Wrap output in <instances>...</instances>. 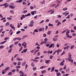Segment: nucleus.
I'll list each match as a JSON object with an SVG mask.
<instances>
[{
    "instance_id": "nucleus-11",
    "label": "nucleus",
    "mask_w": 76,
    "mask_h": 76,
    "mask_svg": "<svg viewBox=\"0 0 76 76\" xmlns=\"http://www.w3.org/2000/svg\"><path fill=\"white\" fill-rule=\"evenodd\" d=\"M46 67V66H41L40 67V69H45Z\"/></svg>"
},
{
    "instance_id": "nucleus-26",
    "label": "nucleus",
    "mask_w": 76,
    "mask_h": 76,
    "mask_svg": "<svg viewBox=\"0 0 76 76\" xmlns=\"http://www.w3.org/2000/svg\"><path fill=\"white\" fill-rule=\"evenodd\" d=\"M68 61H71V63H72L73 62V60L72 59H70L69 60H68Z\"/></svg>"
},
{
    "instance_id": "nucleus-15",
    "label": "nucleus",
    "mask_w": 76,
    "mask_h": 76,
    "mask_svg": "<svg viewBox=\"0 0 76 76\" xmlns=\"http://www.w3.org/2000/svg\"><path fill=\"white\" fill-rule=\"evenodd\" d=\"M12 49L11 48L8 51V53H10L11 52H12Z\"/></svg>"
},
{
    "instance_id": "nucleus-57",
    "label": "nucleus",
    "mask_w": 76,
    "mask_h": 76,
    "mask_svg": "<svg viewBox=\"0 0 76 76\" xmlns=\"http://www.w3.org/2000/svg\"><path fill=\"white\" fill-rule=\"evenodd\" d=\"M54 71L56 72V73L58 72V69H55Z\"/></svg>"
},
{
    "instance_id": "nucleus-25",
    "label": "nucleus",
    "mask_w": 76,
    "mask_h": 76,
    "mask_svg": "<svg viewBox=\"0 0 76 76\" xmlns=\"http://www.w3.org/2000/svg\"><path fill=\"white\" fill-rule=\"evenodd\" d=\"M10 25V23H9V22H7L6 24H5V26H9Z\"/></svg>"
},
{
    "instance_id": "nucleus-19",
    "label": "nucleus",
    "mask_w": 76,
    "mask_h": 76,
    "mask_svg": "<svg viewBox=\"0 0 76 76\" xmlns=\"http://www.w3.org/2000/svg\"><path fill=\"white\" fill-rule=\"evenodd\" d=\"M30 27H32L34 26V25L33 24H30L29 25H28Z\"/></svg>"
},
{
    "instance_id": "nucleus-12",
    "label": "nucleus",
    "mask_w": 76,
    "mask_h": 76,
    "mask_svg": "<svg viewBox=\"0 0 76 76\" xmlns=\"http://www.w3.org/2000/svg\"><path fill=\"white\" fill-rule=\"evenodd\" d=\"M26 61H24V62L22 64V66H24L26 64Z\"/></svg>"
},
{
    "instance_id": "nucleus-28",
    "label": "nucleus",
    "mask_w": 76,
    "mask_h": 76,
    "mask_svg": "<svg viewBox=\"0 0 76 76\" xmlns=\"http://www.w3.org/2000/svg\"><path fill=\"white\" fill-rule=\"evenodd\" d=\"M68 30V29H66V30H64V31H63L62 32H61L62 34H64V33L65 32H66V31H67Z\"/></svg>"
},
{
    "instance_id": "nucleus-37",
    "label": "nucleus",
    "mask_w": 76,
    "mask_h": 76,
    "mask_svg": "<svg viewBox=\"0 0 76 76\" xmlns=\"http://www.w3.org/2000/svg\"><path fill=\"white\" fill-rule=\"evenodd\" d=\"M52 53H53V51H52V50H51L50 51L49 50L48 52V54H50H50H52Z\"/></svg>"
},
{
    "instance_id": "nucleus-2",
    "label": "nucleus",
    "mask_w": 76,
    "mask_h": 76,
    "mask_svg": "<svg viewBox=\"0 0 76 76\" xmlns=\"http://www.w3.org/2000/svg\"><path fill=\"white\" fill-rule=\"evenodd\" d=\"M5 6V8H7V7H8V6H9V4H7V3H4V4H3V6Z\"/></svg>"
},
{
    "instance_id": "nucleus-13",
    "label": "nucleus",
    "mask_w": 76,
    "mask_h": 76,
    "mask_svg": "<svg viewBox=\"0 0 76 76\" xmlns=\"http://www.w3.org/2000/svg\"><path fill=\"white\" fill-rule=\"evenodd\" d=\"M7 42V41H4V42H3L0 43V44L1 45H3V44H4L5 43V42Z\"/></svg>"
},
{
    "instance_id": "nucleus-33",
    "label": "nucleus",
    "mask_w": 76,
    "mask_h": 76,
    "mask_svg": "<svg viewBox=\"0 0 76 76\" xmlns=\"http://www.w3.org/2000/svg\"><path fill=\"white\" fill-rule=\"evenodd\" d=\"M64 65V63H63V62H61L60 63V66H63Z\"/></svg>"
},
{
    "instance_id": "nucleus-46",
    "label": "nucleus",
    "mask_w": 76,
    "mask_h": 76,
    "mask_svg": "<svg viewBox=\"0 0 76 76\" xmlns=\"http://www.w3.org/2000/svg\"><path fill=\"white\" fill-rule=\"evenodd\" d=\"M30 9L32 10L34 9V7L32 6H31L30 7Z\"/></svg>"
},
{
    "instance_id": "nucleus-35",
    "label": "nucleus",
    "mask_w": 76,
    "mask_h": 76,
    "mask_svg": "<svg viewBox=\"0 0 76 76\" xmlns=\"http://www.w3.org/2000/svg\"><path fill=\"white\" fill-rule=\"evenodd\" d=\"M37 69V67H34L33 68V69L34 71H35Z\"/></svg>"
},
{
    "instance_id": "nucleus-51",
    "label": "nucleus",
    "mask_w": 76,
    "mask_h": 76,
    "mask_svg": "<svg viewBox=\"0 0 76 76\" xmlns=\"http://www.w3.org/2000/svg\"><path fill=\"white\" fill-rule=\"evenodd\" d=\"M28 64H26L25 66V69H26L28 68Z\"/></svg>"
},
{
    "instance_id": "nucleus-62",
    "label": "nucleus",
    "mask_w": 76,
    "mask_h": 76,
    "mask_svg": "<svg viewBox=\"0 0 76 76\" xmlns=\"http://www.w3.org/2000/svg\"><path fill=\"white\" fill-rule=\"evenodd\" d=\"M60 21H58V20H55V22L56 23H58Z\"/></svg>"
},
{
    "instance_id": "nucleus-40",
    "label": "nucleus",
    "mask_w": 76,
    "mask_h": 76,
    "mask_svg": "<svg viewBox=\"0 0 76 76\" xmlns=\"http://www.w3.org/2000/svg\"><path fill=\"white\" fill-rule=\"evenodd\" d=\"M34 32H38V30L37 29H35L34 31Z\"/></svg>"
},
{
    "instance_id": "nucleus-53",
    "label": "nucleus",
    "mask_w": 76,
    "mask_h": 76,
    "mask_svg": "<svg viewBox=\"0 0 76 76\" xmlns=\"http://www.w3.org/2000/svg\"><path fill=\"white\" fill-rule=\"evenodd\" d=\"M7 19H8V20H12V18H10L9 17H7Z\"/></svg>"
},
{
    "instance_id": "nucleus-52",
    "label": "nucleus",
    "mask_w": 76,
    "mask_h": 76,
    "mask_svg": "<svg viewBox=\"0 0 76 76\" xmlns=\"http://www.w3.org/2000/svg\"><path fill=\"white\" fill-rule=\"evenodd\" d=\"M53 57V56H50V59H52Z\"/></svg>"
},
{
    "instance_id": "nucleus-63",
    "label": "nucleus",
    "mask_w": 76,
    "mask_h": 76,
    "mask_svg": "<svg viewBox=\"0 0 76 76\" xmlns=\"http://www.w3.org/2000/svg\"><path fill=\"white\" fill-rule=\"evenodd\" d=\"M45 22H49V19H48L45 21Z\"/></svg>"
},
{
    "instance_id": "nucleus-43",
    "label": "nucleus",
    "mask_w": 76,
    "mask_h": 76,
    "mask_svg": "<svg viewBox=\"0 0 76 76\" xmlns=\"http://www.w3.org/2000/svg\"><path fill=\"white\" fill-rule=\"evenodd\" d=\"M30 23L31 24H33V23H34V21H33V20L31 21H30Z\"/></svg>"
},
{
    "instance_id": "nucleus-60",
    "label": "nucleus",
    "mask_w": 76,
    "mask_h": 76,
    "mask_svg": "<svg viewBox=\"0 0 76 76\" xmlns=\"http://www.w3.org/2000/svg\"><path fill=\"white\" fill-rule=\"evenodd\" d=\"M44 22V20H42L40 23H43Z\"/></svg>"
},
{
    "instance_id": "nucleus-6",
    "label": "nucleus",
    "mask_w": 76,
    "mask_h": 76,
    "mask_svg": "<svg viewBox=\"0 0 76 76\" xmlns=\"http://www.w3.org/2000/svg\"><path fill=\"white\" fill-rule=\"evenodd\" d=\"M45 3V1L44 0H43V1L40 2V4H44Z\"/></svg>"
},
{
    "instance_id": "nucleus-47",
    "label": "nucleus",
    "mask_w": 76,
    "mask_h": 76,
    "mask_svg": "<svg viewBox=\"0 0 76 76\" xmlns=\"http://www.w3.org/2000/svg\"><path fill=\"white\" fill-rule=\"evenodd\" d=\"M15 68H18V69H20V66H18L15 67Z\"/></svg>"
},
{
    "instance_id": "nucleus-24",
    "label": "nucleus",
    "mask_w": 76,
    "mask_h": 76,
    "mask_svg": "<svg viewBox=\"0 0 76 76\" xmlns=\"http://www.w3.org/2000/svg\"><path fill=\"white\" fill-rule=\"evenodd\" d=\"M74 47H75V45H73L71 46V47H70V49L71 50L73 49V48H74Z\"/></svg>"
},
{
    "instance_id": "nucleus-8",
    "label": "nucleus",
    "mask_w": 76,
    "mask_h": 76,
    "mask_svg": "<svg viewBox=\"0 0 76 76\" xmlns=\"http://www.w3.org/2000/svg\"><path fill=\"white\" fill-rule=\"evenodd\" d=\"M19 74H20V75H24V73H23V72L22 71V70H20L19 72Z\"/></svg>"
},
{
    "instance_id": "nucleus-41",
    "label": "nucleus",
    "mask_w": 76,
    "mask_h": 76,
    "mask_svg": "<svg viewBox=\"0 0 76 76\" xmlns=\"http://www.w3.org/2000/svg\"><path fill=\"white\" fill-rule=\"evenodd\" d=\"M17 39L18 40H19V41H20V40L22 39V38H20L19 37H18L17 38Z\"/></svg>"
},
{
    "instance_id": "nucleus-64",
    "label": "nucleus",
    "mask_w": 76,
    "mask_h": 76,
    "mask_svg": "<svg viewBox=\"0 0 76 76\" xmlns=\"http://www.w3.org/2000/svg\"><path fill=\"white\" fill-rule=\"evenodd\" d=\"M53 41H57V39H55L54 38H53Z\"/></svg>"
},
{
    "instance_id": "nucleus-18",
    "label": "nucleus",
    "mask_w": 76,
    "mask_h": 76,
    "mask_svg": "<svg viewBox=\"0 0 76 76\" xmlns=\"http://www.w3.org/2000/svg\"><path fill=\"white\" fill-rule=\"evenodd\" d=\"M54 67H53L52 68L51 70V72H54Z\"/></svg>"
},
{
    "instance_id": "nucleus-38",
    "label": "nucleus",
    "mask_w": 76,
    "mask_h": 76,
    "mask_svg": "<svg viewBox=\"0 0 76 76\" xmlns=\"http://www.w3.org/2000/svg\"><path fill=\"white\" fill-rule=\"evenodd\" d=\"M5 72H6V71L5 70H3L2 71V73L3 74H4V73H5Z\"/></svg>"
},
{
    "instance_id": "nucleus-34",
    "label": "nucleus",
    "mask_w": 76,
    "mask_h": 76,
    "mask_svg": "<svg viewBox=\"0 0 76 76\" xmlns=\"http://www.w3.org/2000/svg\"><path fill=\"white\" fill-rule=\"evenodd\" d=\"M4 48V46L2 45L0 46V48L1 49H3Z\"/></svg>"
},
{
    "instance_id": "nucleus-50",
    "label": "nucleus",
    "mask_w": 76,
    "mask_h": 76,
    "mask_svg": "<svg viewBox=\"0 0 76 76\" xmlns=\"http://www.w3.org/2000/svg\"><path fill=\"white\" fill-rule=\"evenodd\" d=\"M10 12L11 13H14V11L13 10H10Z\"/></svg>"
},
{
    "instance_id": "nucleus-17",
    "label": "nucleus",
    "mask_w": 76,
    "mask_h": 76,
    "mask_svg": "<svg viewBox=\"0 0 76 76\" xmlns=\"http://www.w3.org/2000/svg\"><path fill=\"white\" fill-rule=\"evenodd\" d=\"M47 34H48V35H50V34H51V31H49L47 32Z\"/></svg>"
},
{
    "instance_id": "nucleus-10",
    "label": "nucleus",
    "mask_w": 76,
    "mask_h": 76,
    "mask_svg": "<svg viewBox=\"0 0 76 76\" xmlns=\"http://www.w3.org/2000/svg\"><path fill=\"white\" fill-rule=\"evenodd\" d=\"M50 61V60H47L45 61V62L46 64H48Z\"/></svg>"
},
{
    "instance_id": "nucleus-23",
    "label": "nucleus",
    "mask_w": 76,
    "mask_h": 76,
    "mask_svg": "<svg viewBox=\"0 0 76 76\" xmlns=\"http://www.w3.org/2000/svg\"><path fill=\"white\" fill-rule=\"evenodd\" d=\"M22 49H23V47L22 46H21V48L19 50V51L20 52L22 50Z\"/></svg>"
},
{
    "instance_id": "nucleus-55",
    "label": "nucleus",
    "mask_w": 76,
    "mask_h": 76,
    "mask_svg": "<svg viewBox=\"0 0 76 76\" xmlns=\"http://www.w3.org/2000/svg\"><path fill=\"white\" fill-rule=\"evenodd\" d=\"M70 18V15H68L67 17L66 18V19H69Z\"/></svg>"
},
{
    "instance_id": "nucleus-58",
    "label": "nucleus",
    "mask_w": 76,
    "mask_h": 76,
    "mask_svg": "<svg viewBox=\"0 0 76 76\" xmlns=\"http://www.w3.org/2000/svg\"><path fill=\"white\" fill-rule=\"evenodd\" d=\"M23 5H25L26 4V3L25 2H23Z\"/></svg>"
},
{
    "instance_id": "nucleus-27",
    "label": "nucleus",
    "mask_w": 76,
    "mask_h": 76,
    "mask_svg": "<svg viewBox=\"0 0 76 76\" xmlns=\"http://www.w3.org/2000/svg\"><path fill=\"white\" fill-rule=\"evenodd\" d=\"M31 67H34V66H35V65H34V63H33V62L31 63Z\"/></svg>"
},
{
    "instance_id": "nucleus-48",
    "label": "nucleus",
    "mask_w": 76,
    "mask_h": 76,
    "mask_svg": "<svg viewBox=\"0 0 76 76\" xmlns=\"http://www.w3.org/2000/svg\"><path fill=\"white\" fill-rule=\"evenodd\" d=\"M45 41H46L47 42V40H48V39L47 38H45V39H44Z\"/></svg>"
},
{
    "instance_id": "nucleus-5",
    "label": "nucleus",
    "mask_w": 76,
    "mask_h": 76,
    "mask_svg": "<svg viewBox=\"0 0 76 76\" xmlns=\"http://www.w3.org/2000/svg\"><path fill=\"white\" fill-rule=\"evenodd\" d=\"M16 59L18 61H22L23 60V59L22 58H20L19 57H17Z\"/></svg>"
},
{
    "instance_id": "nucleus-7",
    "label": "nucleus",
    "mask_w": 76,
    "mask_h": 76,
    "mask_svg": "<svg viewBox=\"0 0 76 76\" xmlns=\"http://www.w3.org/2000/svg\"><path fill=\"white\" fill-rule=\"evenodd\" d=\"M9 69H10L9 66H7L4 70H5V72H6V71H7Z\"/></svg>"
},
{
    "instance_id": "nucleus-21",
    "label": "nucleus",
    "mask_w": 76,
    "mask_h": 76,
    "mask_svg": "<svg viewBox=\"0 0 76 76\" xmlns=\"http://www.w3.org/2000/svg\"><path fill=\"white\" fill-rule=\"evenodd\" d=\"M67 30V31L66 32V34H69L70 33V30L68 29Z\"/></svg>"
},
{
    "instance_id": "nucleus-32",
    "label": "nucleus",
    "mask_w": 76,
    "mask_h": 76,
    "mask_svg": "<svg viewBox=\"0 0 76 76\" xmlns=\"http://www.w3.org/2000/svg\"><path fill=\"white\" fill-rule=\"evenodd\" d=\"M60 75H61L60 73L58 72V73H57V75H56L57 76H60Z\"/></svg>"
},
{
    "instance_id": "nucleus-4",
    "label": "nucleus",
    "mask_w": 76,
    "mask_h": 76,
    "mask_svg": "<svg viewBox=\"0 0 76 76\" xmlns=\"http://www.w3.org/2000/svg\"><path fill=\"white\" fill-rule=\"evenodd\" d=\"M70 46H66L64 48V50H68L69 48H70Z\"/></svg>"
},
{
    "instance_id": "nucleus-30",
    "label": "nucleus",
    "mask_w": 76,
    "mask_h": 76,
    "mask_svg": "<svg viewBox=\"0 0 76 76\" xmlns=\"http://www.w3.org/2000/svg\"><path fill=\"white\" fill-rule=\"evenodd\" d=\"M69 75V74H66L63 75V76H68Z\"/></svg>"
},
{
    "instance_id": "nucleus-44",
    "label": "nucleus",
    "mask_w": 76,
    "mask_h": 76,
    "mask_svg": "<svg viewBox=\"0 0 76 76\" xmlns=\"http://www.w3.org/2000/svg\"><path fill=\"white\" fill-rule=\"evenodd\" d=\"M31 50L30 51V52L32 53H33L34 52V50Z\"/></svg>"
},
{
    "instance_id": "nucleus-16",
    "label": "nucleus",
    "mask_w": 76,
    "mask_h": 76,
    "mask_svg": "<svg viewBox=\"0 0 76 76\" xmlns=\"http://www.w3.org/2000/svg\"><path fill=\"white\" fill-rule=\"evenodd\" d=\"M13 46H14V45L13 44H12L10 46H9V48H12V47H13Z\"/></svg>"
},
{
    "instance_id": "nucleus-9",
    "label": "nucleus",
    "mask_w": 76,
    "mask_h": 76,
    "mask_svg": "<svg viewBox=\"0 0 76 76\" xmlns=\"http://www.w3.org/2000/svg\"><path fill=\"white\" fill-rule=\"evenodd\" d=\"M12 9H15V6H14V7L10 5L9 6Z\"/></svg>"
},
{
    "instance_id": "nucleus-22",
    "label": "nucleus",
    "mask_w": 76,
    "mask_h": 76,
    "mask_svg": "<svg viewBox=\"0 0 76 76\" xmlns=\"http://www.w3.org/2000/svg\"><path fill=\"white\" fill-rule=\"evenodd\" d=\"M28 12V11L26 10H24L23 11V13H26Z\"/></svg>"
},
{
    "instance_id": "nucleus-14",
    "label": "nucleus",
    "mask_w": 76,
    "mask_h": 76,
    "mask_svg": "<svg viewBox=\"0 0 76 76\" xmlns=\"http://www.w3.org/2000/svg\"><path fill=\"white\" fill-rule=\"evenodd\" d=\"M45 73H46V71L45 70H43L41 72L42 74H44Z\"/></svg>"
},
{
    "instance_id": "nucleus-54",
    "label": "nucleus",
    "mask_w": 76,
    "mask_h": 76,
    "mask_svg": "<svg viewBox=\"0 0 76 76\" xmlns=\"http://www.w3.org/2000/svg\"><path fill=\"white\" fill-rule=\"evenodd\" d=\"M14 65L16 66V64H17V62H14L13 63Z\"/></svg>"
},
{
    "instance_id": "nucleus-45",
    "label": "nucleus",
    "mask_w": 76,
    "mask_h": 76,
    "mask_svg": "<svg viewBox=\"0 0 76 76\" xmlns=\"http://www.w3.org/2000/svg\"><path fill=\"white\" fill-rule=\"evenodd\" d=\"M11 28H12V29H14V31L15 30V28L14 26H12L11 27Z\"/></svg>"
},
{
    "instance_id": "nucleus-61",
    "label": "nucleus",
    "mask_w": 76,
    "mask_h": 76,
    "mask_svg": "<svg viewBox=\"0 0 76 76\" xmlns=\"http://www.w3.org/2000/svg\"><path fill=\"white\" fill-rule=\"evenodd\" d=\"M42 42V44H46V43H47V42L45 41Z\"/></svg>"
},
{
    "instance_id": "nucleus-59",
    "label": "nucleus",
    "mask_w": 76,
    "mask_h": 76,
    "mask_svg": "<svg viewBox=\"0 0 76 76\" xmlns=\"http://www.w3.org/2000/svg\"><path fill=\"white\" fill-rule=\"evenodd\" d=\"M20 33V31H18L16 32V34H19Z\"/></svg>"
},
{
    "instance_id": "nucleus-36",
    "label": "nucleus",
    "mask_w": 76,
    "mask_h": 76,
    "mask_svg": "<svg viewBox=\"0 0 76 76\" xmlns=\"http://www.w3.org/2000/svg\"><path fill=\"white\" fill-rule=\"evenodd\" d=\"M21 64H20V61H18L17 64L18 66H20Z\"/></svg>"
},
{
    "instance_id": "nucleus-1",
    "label": "nucleus",
    "mask_w": 76,
    "mask_h": 76,
    "mask_svg": "<svg viewBox=\"0 0 76 76\" xmlns=\"http://www.w3.org/2000/svg\"><path fill=\"white\" fill-rule=\"evenodd\" d=\"M22 46H23L24 48H26L27 46V43H26V42H24L23 43H22Z\"/></svg>"
},
{
    "instance_id": "nucleus-20",
    "label": "nucleus",
    "mask_w": 76,
    "mask_h": 76,
    "mask_svg": "<svg viewBox=\"0 0 76 76\" xmlns=\"http://www.w3.org/2000/svg\"><path fill=\"white\" fill-rule=\"evenodd\" d=\"M64 11H66L67 10V8H64L62 9Z\"/></svg>"
},
{
    "instance_id": "nucleus-29",
    "label": "nucleus",
    "mask_w": 76,
    "mask_h": 76,
    "mask_svg": "<svg viewBox=\"0 0 76 76\" xmlns=\"http://www.w3.org/2000/svg\"><path fill=\"white\" fill-rule=\"evenodd\" d=\"M61 23H60V22L58 23V24L57 25V26H59L60 25H61Z\"/></svg>"
},
{
    "instance_id": "nucleus-49",
    "label": "nucleus",
    "mask_w": 76,
    "mask_h": 76,
    "mask_svg": "<svg viewBox=\"0 0 76 76\" xmlns=\"http://www.w3.org/2000/svg\"><path fill=\"white\" fill-rule=\"evenodd\" d=\"M53 24H51V23H49L48 24V26H53Z\"/></svg>"
},
{
    "instance_id": "nucleus-3",
    "label": "nucleus",
    "mask_w": 76,
    "mask_h": 76,
    "mask_svg": "<svg viewBox=\"0 0 76 76\" xmlns=\"http://www.w3.org/2000/svg\"><path fill=\"white\" fill-rule=\"evenodd\" d=\"M54 43H53L51 44L50 46H49V48H52V47H54Z\"/></svg>"
},
{
    "instance_id": "nucleus-56",
    "label": "nucleus",
    "mask_w": 76,
    "mask_h": 76,
    "mask_svg": "<svg viewBox=\"0 0 76 76\" xmlns=\"http://www.w3.org/2000/svg\"><path fill=\"white\" fill-rule=\"evenodd\" d=\"M43 36L44 37H47V34H43Z\"/></svg>"
},
{
    "instance_id": "nucleus-39",
    "label": "nucleus",
    "mask_w": 76,
    "mask_h": 76,
    "mask_svg": "<svg viewBox=\"0 0 76 76\" xmlns=\"http://www.w3.org/2000/svg\"><path fill=\"white\" fill-rule=\"evenodd\" d=\"M31 14L33 16L34 15V11H31Z\"/></svg>"
},
{
    "instance_id": "nucleus-42",
    "label": "nucleus",
    "mask_w": 76,
    "mask_h": 76,
    "mask_svg": "<svg viewBox=\"0 0 76 76\" xmlns=\"http://www.w3.org/2000/svg\"><path fill=\"white\" fill-rule=\"evenodd\" d=\"M71 58H72V57H71V56H69L68 58V60H71Z\"/></svg>"
},
{
    "instance_id": "nucleus-31",
    "label": "nucleus",
    "mask_w": 76,
    "mask_h": 76,
    "mask_svg": "<svg viewBox=\"0 0 76 76\" xmlns=\"http://www.w3.org/2000/svg\"><path fill=\"white\" fill-rule=\"evenodd\" d=\"M27 50H28V49H27V48H26L23 50V51H24V53H26V51H27Z\"/></svg>"
}]
</instances>
